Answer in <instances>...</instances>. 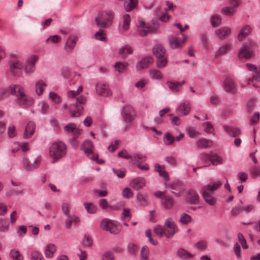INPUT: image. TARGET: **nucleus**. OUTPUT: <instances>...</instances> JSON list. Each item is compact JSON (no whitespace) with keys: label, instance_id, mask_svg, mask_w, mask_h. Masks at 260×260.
Masks as SVG:
<instances>
[{"label":"nucleus","instance_id":"1","mask_svg":"<svg viewBox=\"0 0 260 260\" xmlns=\"http://www.w3.org/2000/svg\"><path fill=\"white\" fill-rule=\"evenodd\" d=\"M82 90L83 87L80 86L76 91L71 90L68 92V96L71 98V103L70 104L69 109L72 117H79L81 115L83 109V105L87 102V98L85 96H79V93Z\"/></svg>","mask_w":260,"mask_h":260},{"label":"nucleus","instance_id":"2","mask_svg":"<svg viewBox=\"0 0 260 260\" xmlns=\"http://www.w3.org/2000/svg\"><path fill=\"white\" fill-rule=\"evenodd\" d=\"M114 13L111 10H106L100 12L95 18V22L97 26L102 28H107L111 25Z\"/></svg>","mask_w":260,"mask_h":260},{"label":"nucleus","instance_id":"3","mask_svg":"<svg viewBox=\"0 0 260 260\" xmlns=\"http://www.w3.org/2000/svg\"><path fill=\"white\" fill-rule=\"evenodd\" d=\"M66 153V145L62 142L58 141L52 144L49 149V155L53 158L52 163L62 157Z\"/></svg>","mask_w":260,"mask_h":260},{"label":"nucleus","instance_id":"4","mask_svg":"<svg viewBox=\"0 0 260 260\" xmlns=\"http://www.w3.org/2000/svg\"><path fill=\"white\" fill-rule=\"evenodd\" d=\"M64 130L67 133H71L72 138L70 140L72 145L75 147L78 146L79 142L77 140L79 136L81 134L82 130L76 128L74 123H70L64 126Z\"/></svg>","mask_w":260,"mask_h":260},{"label":"nucleus","instance_id":"5","mask_svg":"<svg viewBox=\"0 0 260 260\" xmlns=\"http://www.w3.org/2000/svg\"><path fill=\"white\" fill-rule=\"evenodd\" d=\"M166 238L170 239L178 232V228L176 223L171 218H168L164 224Z\"/></svg>","mask_w":260,"mask_h":260},{"label":"nucleus","instance_id":"6","mask_svg":"<svg viewBox=\"0 0 260 260\" xmlns=\"http://www.w3.org/2000/svg\"><path fill=\"white\" fill-rule=\"evenodd\" d=\"M101 228L104 231L110 232L112 234H118L120 230L114 223L112 220L108 218L103 219L101 222Z\"/></svg>","mask_w":260,"mask_h":260},{"label":"nucleus","instance_id":"7","mask_svg":"<svg viewBox=\"0 0 260 260\" xmlns=\"http://www.w3.org/2000/svg\"><path fill=\"white\" fill-rule=\"evenodd\" d=\"M121 115L126 123L131 122L136 116L134 108L129 105H126L123 108Z\"/></svg>","mask_w":260,"mask_h":260},{"label":"nucleus","instance_id":"8","mask_svg":"<svg viewBox=\"0 0 260 260\" xmlns=\"http://www.w3.org/2000/svg\"><path fill=\"white\" fill-rule=\"evenodd\" d=\"M166 186L171 189V192L176 197H179L185 189L184 185L180 181L173 182L166 185Z\"/></svg>","mask_w":260,"mask_h":260},{"label":"nucleus","instance_id":"9","mask_svg":"<svg viewBox=\"0 0 260 260\" xmlns=\"http://www.w3.org/2000/svg\"><path fill=\"white\" fill-rule=\"evenodd\" d=\"M253 54V48L249 43H245L240 48L239 56L240 58H250Z\"/></svg>","mask_w":260,"mask_h":260},{"label":"nucleus","instance_id":"10","mask_svg":"<svg viewBox=\"0 0 260 260\" xmlns=\"http://www.w3.org/2000/svg\"><path fill=\"white\" fill-rule=\"evenodd\" d=\"M96 93L103 96L107 97L112 94V92L109 88V85L102 82H98L96 85Z\"/></svg>","mask_w":260,"mask_h":260},{"label":"nucleus","instance_id":"11","mask_svg":"<svg viewBox=\"0 0 260 260\" xmlns=\"http://www.w3.org/2000/svg\"><path fill=\"white\" fill-rule=\"evenodd\" d=\"M10 69L11 74L16 77H19L22 75L23 66L22 63L16 60L10 62Z\"/></svg>","mask_w":260,"mask_h":260},{"label":"nucleus","instance_id":"12","mask_svg":"<svg viewBox=\"0 0 260 260\" xmlns=\"http://www.w3.org/2000/svg\"><path fill=\"white\" fill-rule=\"evenodd\" d=\"M16 102L22 108H27L33 104L34 100L32 98L27 96L24 93V94L21 95L19 98H17Z\"/></svg>","mask_w":260,"mask_h":260},{"label":"nucleus","instance_id":"13","mask_svg":"<svg viewBox=\"0 0 260 260\" xmlns=\"http://www.w3.org/2000/svg\"><path fill=\"white\" fill-rule=\"evenodd\" d=\"M9 92L12 95H15L17 98L20 97L21 95L24 94V88L19 85L13 84L9 86Z\"/></svg>","mask_w":260,"mask_h":260},{"label":"nucleus","instance_id":"14","mask_svg":"<svg viewBox=\"0 0 260 260\" xmlns=\"http://www.w3.org/2000/svg\"><path fill=\"white\" fill-rule=\"evenodd\" d=\"M186 201L191 204H198L199 203V195L193 189L188 191L186 197Z\"/></svg>","mask_w":260,"mask_h":260},{"label":"nucleus","instance_id":"15","mask_svg":"<svg viewBox=\"0 0 260 260\" xmlns=\"http://www.w3.org/2000/svg\"><path fill=\"white\" fill-rule=\"evenodd\" d=\"M77 41L78 38L76 36H70L68 38L64 46V49L66 51L68 52H72L75 48Z\"/></svg>","mask_w":260,"mask_h":260},{"label":"nucleus","instance_id":"16","mask_svg":"<svg viewBox=\"0 0 260 260\" xmlns=\"http://www.w3.org/2000/svg\"><path fill=\"white\" fill-rule=\"evenodd\" d=\"M146 184V181L144 178L142 177H137L134 179L130 183L131 186L135 190H139L143 188Z\"/></svg>","mask_w":260,"mask_h":260},{"label":"nucleus","instance_id":"17","mask_svg":"<svg viewBox=\"0 0 260 260\" xmlns=\"http://www.w3.org/2000/svg\"><path fill=\"white\" fill-rule=\"evenodd\" d=\"M153 62V58L151 56H147L139 61L136 65L138 71L147 68Z\"/></svg>","mask_w":260,"mask_h":260},{"label":"nucleus","instance_id":"18","mask_svg":"<svg viewBox=\"0 0 260 260\" xmlns=\"http://www.w3.org/2000/svg\"><path fill=\"white\" fill-rule=\"evenodd\" d=\"M168 39L170 46L172 49L180 48L184 42V40L180 41L178 38L174 36H169Z\"/></svg>","mask_w":260,"mask_h":260},{"label":"nucleus","instance_id":"19","mask_svg":"<svg viewBox=\"0 0 260 260\" xmlns=\"http://www.w3.org/2000/svg\"><path fill=\"white\" fill-rule=\"evenodd\" d=\"M202 197L206 203L210 206H213L216 202V200L213 196V193L208 191L207 190L203 189Z\"/></svg>","mask_w":260,"mask_h":260},{"label":"nucleus","instance_id":"20","mask_svg":"<svg viewBox=\"0 0 260 260\" xmlns=\"http://www.w3.org/2000/svg\"><path fill=\"white\" fill-rule=\"evenodd\" d=\"M224 90L229 93H234L236 92V87L234 81L230 78H226L223 82Z\"/></svg>","mask_w":260,"mask_h":260},{"label":"nucleus","instance_id":"21","mask_svg":"<svg viewBox=\"0 0 260 260\" xmlns=\"http://www.w3.org/2000/svg\"><path fill=\"white\" fill-rule=\"evenodd\" d=\"M133 51V50L130 46L125 45L119 49L118 55L121 58L125 59L128 55L132 53Z\"/></svg>","mask_w":260,"mask_h":260},{"label":"nucleus","instance_id":"22","mask_svg":"<svg viewBox=\"0 0 260 260\" xmlns=\"http://www.w3.org/2000/svg\"><path fill=\"white\" fill-rule=\"evenodd\" d=\"M80 222V219L78 216L76 215H68L67 218L65 221L66 228L70 229L71 228L72 224L73 223L75 225H77Z\"/></svg>","mask_w":260,"mask_h":260},{"label":"nucleus","instance_id":"23","mask_svg":"<svg viewBox=\"0 0 260 260\" xmlns=\"http://www.w3.org/2000/svg\"><path fill=\"white\" fill-rule=\"evenodd\" d=\"M190 110V106L188 102L182 103L177 109L179 113L183 116L187 115Z\"/></svg>","mask_w":260,"mask_h":260},{"label":"nucleus","instance_id":"24","mask_svg":"<svg viewBox=\"0 0 260 260\" xmlns=\"http://www.w3.org/2000/svg\"><path fill=\"white\" fill-rule=\"evenodd\" d=\"M136 201L141 206H146L149 203L147 194L142 193L141 192H138L137 193Z\"/></svg>","mask_w":260,"mask_h":260},{"label":"nucleus","instance_id":"25","mask_svg":"<svg viewBox=\"0 0 260 260\" xmlns=\"http://www.w3.org/2000/svg\"><path fill=\"white\" fill-rule=\"evenodd\" d=\"M161 202L162 205L167 209L172 208L175 203L172 197L167 196H164L162 197Z\"/></svg>","mask_w":260,"mask_h":260},{"label":"nucleus","instance_id":"26","mask_svg":"<svg viewBox=\"0 0 260 260\" xmlns=\"http://www.w3.org/2000/svg\"><path fill=\"white\" fill-rule=\"evenodd\" d=\"M36 125L34 122L29 121L26 125L23 135L24 138H28L33 135L35 131Z\"/></svg>","mask_w":260,"mask_h":260},{"label":"nucleus","instance_id":"27","mask_svg":"<svg viewBox=\"0 0 260 260\" xmlns=\"http://www.w3.org/2000/svg\"><path fill=\"white\" fill-rule=\"evenodd\" d=\"M223 128L228 135L233 137H235L241 133L240 129L238 127L224 125Z\"/></svg>","mask_w":260,"mask_h":260},{"label":"nucleus","instance_id":"28","mask_svg":"<svg viewBox=\"0 0 260 260\" xmlns=\"http://www.w3.org/2000/svg\"><path fill=\"white\" fill-rule=\"evenodd\" d=\"M81 149L86 154H91L93 152V145L89 140H86L82 144Z\"/></svg>","mask_w":260,"mask_h":260},{"label":"nucleus","instance_id":"29","mask_svg":"<svg viewBox=\"0 0 260 260\" xmlns=\"http://www.w3.org/2000/svg\"><path fill=\"white\" fill-rule=\"evenodd\" d=\"M222 185V182L220 181H217L214 182H211L210 183L205 185L203 187V189L207 190L208 191L213 192L214 191L216 190Z\"/></svg>","mask_w":260,"mask_h":260},{"label":"nucleus","instance_id":"30","mask_svg":"<svg viewBox=\"0 0 260 260\" xmlns=\"http://www.w3.org/2000/svg\"><path fill=\"white\" fill-rule=\"evenodd\" d=\"M231 44H225L221 46L216 51L215 55L220 56L226 54L231 49Z\"/></svg>","mask_w":260,"mask_h":260},{"label":"nucleus","instance_id":"31","mask_svg":"<svg viewBox=\"0 0 260 260\" xmlns=\"http://www.w3.org/2000/svg\"><path fill=\"white\" fill-rule=\"evenodd\" d=\"M251 27L249 25L244 26L240 31L238 36V39L240 41L243 40L251 32Z\"/></svg>","mask_w":260,"mask_h":260},{"label":"nucleus","instance_id":"32","mask_svg":"<svg viewBox=\"0 0 260 260\" xmlns=\"http://www.w3.org/2000/svg\"><path fill=\"white\" fill-rule=\"evenodd\" d=\"M209 160L211 162L213 165L217 166L218 164H222L223 163V159L222 157L216 153L212 152H209Z\"/></svg>","mask_w":260,"mask_h":260},{"label":"nucleus","instance_id":"33","mask_svg":"<svg viewBox=\"0 0 260 260\" xmlns=\"http://www.w3.org/2000/svg\"><path fill=\"white\" fill-rule=\"evenodd\" d=\"M56 251V248L55 245L50 243L45 247L44 253L46 257L51 258Z\"/></svg>","mask_w":260,"mask_h":260},{"label":"nucleus","instance_id":"34","mask_svg":"<svg viewBox=\"0 0 260 260\" xmlns=\"http://www.w3.org/2000/svg\"><path fill=\"white\" fill-rule=\"evenodd\" d=\"M184 83V81L181 82H173L171 81H167L166 82L169 89L173 92H178L180 90L179 88L181 87Z\"/></svg>","mask_w":260,"mask_h":260},{"label":"nucleus","instance_id":"35","mask_svg":"<svg viewBox=\"0 0 260 260\" xmlns=\"http://www.w3.org/2000/svg\"><path fill=\"white\" fill-rule=\"evenodd\" d=\"M138 0H126L124 2V7L126 12H130L137 6Z\"/></svg>","mask_w":260,"mask_h":260},{"label":"nucleus","instance_id":"36","mask_svg":"<svg viewBox=\"0 0 260 260\" xmlns=\"http://www.w3.org/2000/svg\"><path fill=\"white\" fill-rule=\"evenodd\" d=\"M231 32V29L228 27H223L216 30V34L218 37L222 39L227 38Z\"/></svg>","mask_w":260,"mask_h":260},{"label":"nucleus","instance_id":"37","mask_svg":"<svg viewBox=\"0 0 260 260\" xmlns=\"http://www.w3.org/2000/svg\"><path fill=\"white\" fill-rule=\"evenodd\" d=\"M165 167L156 164L155 165V171L159 173V175L165 178V180H168L169 177L168 173L164 170Z\"/></svg>","mask_w":260,"mask_h":260},{"label":"nucleus","instance_id":"38","mask_svg":"<svg viewBox=\"0 0 260 260\" xmlns=\"http://www.w3.org/2000/svg\"><path fill=\"white\" fill-rule=\"evenodd\" d=\"M153 53L156 57L162 56L166 52V49L160 44L154 46L153 48Z\"/></svg>","mask_w":260,"mask_h":260},{"label":"nucleus","instance_id":"39","mask_svg":"<svg viewBox=\"0 0 260 260\" xmlns=\"http://www.w3.org/2000/svg\"><path fill=\"white\" fill-rule=\"evenodd\" d=\"M213 145V141L210 140L202 138L197 142V145L199 148H208Z\"/></svg>","mask_w":260,"mask_h":260},{"label":"nucleus","instance_id":"40","mask_svg":"<svg viewBox=\"0 0 260 260\" xmlns=\"http://www.w3.org/2000/svg\"><path fill=\"white\" fill-rule=\"evenodd\" d=\"M47 84L42 80L37 81L35 85L36 92L38 95H41L44 91V86H46Z\"/></svg>","mask_w":260,"mask_h":260},{"label":"nucleus","instance_id":"41","mask_svg":"<svg viewBox=\"0 0 260 260\" xmlns=\"http://www.w3.org/2000/svg\"><path fill=\"white\" fill-rule=\"evenodd\" d=\"M177 255L178 257L186 259L187 257H192L193 255L187 252L183 248H180L177 250Z\"/></svg>","mask_w":260,"mask_h":260},{"label":"nucleus","instance_id":"42","mask_svg":"<svg viewBox=\"0 0 260 260\" xmlns=\"http://www.w3.org/2000/svg\"><path fill=\"white\" fill-rule=\"evenodd\" d=\"M153 231L154 233L159 237L165 236L166 237V234L164 225H157L154 229Z\"/></svg>","mask_w":260,"mask_h":260},{"label":"nucleus","instance_id":"43","mask_svg":"<svg viewBox=\"0 0 260 260\" xmlns=\"http://www.w3.org/2000/svg\"><path fill=\"white\" fill-rule=\"evenodd\" d=\"M9 227V222L7 218L0 219V232H7L8 231Z\"/></svg>","mask_w":260,"mask_h":260},{"label":"nucleus","instance_id":"44","mask_svg":"<svg viewBox=\"0 0 260 260\" xmlns=\"http://www.w3.org/2000/svg\"><path fill=\"white\" fill-rule=\"evenodd\" d=\"M10 255L13 260H23V256L19 251L12 249L10 251Z\"/></svg>","mask_w":260,"mask_h":260},{"label":"nucleus","instance_id":"45","mask_svg":"<svg viewBox=\"0 0 260 260\" xmlns=\"http://www.w3.org/2000/svg\"><path fill=\"white\" fill-rule=\"evenodd\" d=\"M167 59L165 55L156 57V66L158 68H164L167 65Z\"/></svg>","mask_w":260,"mask_h":260},{"label":"nucleus","instance_id":"46","mask_svg":"<svg viewBox=\"0 0 260 260\" xmlns=\"http://www.w3.org/2000/svg\"><path fill=\"white\" fill-rule=\"evenodd\" d=\"M179 221L183 224H187L191 222V217L188 214L183 213L181 214Z\"/></svg>","mask_w":260,"mask_h":260},{"label":"nucleus","instance_id":"47","mask_svg":"<svg viewBox=\"0 0 260 260\" xmlns=\"http://www.w3.org/2000/svg\"><path fill=\"white\" fill-rule=\"evenodd\" d=\"M84 205L89 213L93 214L96 212L97 207L92 203H84Z\"/></svg>","mask_w":260,"mask_h":260},{"label":"nucleus","instance_id":"48","mask_svg":"<svg viewBox=\"0 0 260 260\" xmlns=\"http://www.w3.org/2000/svg\"><path fill=\"white\" fill-rule=\"evenodd\" d=\"M152 23L153 24V26L151 25L147 26L148 28V33H156L158 32L159 28V25L158 24V21L157 20H153Z\"/></svg>","mask_w":260,"mask_h":260},{"label":"nucleus","instance_id":"49","mask_svg":"<svg viewBox=\"0 0 260 260\" xmlns=\"http://www.w3.org/2000/svg\"><path fill=\"white\" fill-rule=\"evenodd\" d=\"M31 260H44L42 254L38 250H33L31 253Z\"/></svg>","mask_w":260,"mask_h":260},{"label":"nucleus","instance_id":"50","mask_svg":"<svg viewBox=\"0 0 260 260\" xmlns=\"http://www.w3.org/2000/svg\"><path fill=\"white\" fill-rule=\"evenodd\" d=\"M123 24L122 27L125 30H127L129 28L131 22L130 16L128 14H125L123 16Z\"/></svg>","mask_w":260,"mask_h":260},{"label":"nucleus","instance_id":"51","mask_svg":"<svg viewBox=\"0 0 260 260\" xmlns=\"http://www.w3.org/2000/svg\"><path fill=\"white\" fill-rule=\"evenodd\" d=\"M149 249L146 246L142 247L141 250L140 260H148Z\"/></svg>","mask_w":260,"mask_h":260},{"label":"nucleus","instance_id":"52","mask_svg":"<svg viewBox=\"0 0 260 260\" xmlns=\"http://www.w3.org/2000/svg\"><path fill=\"white\" fill-rule=\"evenodd\" d=\"M211 21L213 27H217L220 25L221 19L219 15H214L212 16Z\"/></svg>","mask_w":260,"mask_h":260},{"label":"nucleus","instance_id":"53","mask_svg":"<svg viewBox=\"0 0 260 260\" xmlns=\"http://www.w3.org/2000/svg\"><path fill=\"white\" fill-rule=\"evenodd\" d=\"M128 66L127 63H122L121 62H116L114 65L115 70L119 73H122L126 67Z\"/></svg>","mask_w":260,"mask_h":260},{"label":"nucleus","instance_id":"54","mask_svg":"<svg viewBox=\"0 0 260 260\" xmlns=\"http://www.w3.org/2000/svg\"><path fill=\"white\" fill-rule=\"evenodd\" d=\"M164 142L167 145H171L174 141V138L170 133H167L164 137Z\"/></svg>","mask_w":260,"mask_h":260},{"label":"nucleus","instance_id":"55","mask_svg":"<svg viewBox=\"0 0 260 260\" xmlns=\"http://www.w3.org/2000/svg\"><path fill=\"white\" fill-rule=\"evenodd\" d=\"M255 102L256 100L254 99H251L248 101L246 107V111L250 113L253 110L255 107Z\"/></svg>","mask_w":260,"mask_h":260},{"label":"nucleus","instance_id":"56","mask_svg":"<svg viewBox=\"0 0 260 260\" xmlns=\"http://www.w3.org/2000/svg\"><path fill=\"white\" fill-rule=\"evenodd\" d=\"M101 260H114L113 253L110 250L104 252L102 256Z\"/></svg>","mask_w":260,"mask_h":260},{"label":"nucleus","instance_id":"57","mask_svg":"<svg viewBox=\"0 0 260 260\" xmlns=\"http://www.w3.org/2000/svg\"><path fill=\"white\" fill-rule=\"evenodd\" d=\"M94 37L96 40L101 41H105L106 40V35L104 31L102 29H100L99 31L96 32L94 35Z\"/></svg>","mask_w":260,"mask_h":260},{"label":"nucleus","instance_id":"58","mask_svg":"<svg viewBox=\"0 0 260 260\" xmlns=\"http://www.w3.org/2000/svg\"><path fill=\"white\" fill-rule=\"evenodd\" d=\"M150 74L151 75V77L154 79H161L162 78L161 73L158 70L155 69L151 70Z\"/></svg>","mask_w":260,"mask_h":260},{"label":"nucleus","instance_id":"59","mask_svg":"<svg viewBox=\"0 0 260 260\" xmlns=\"http://www.w3.org/2000/svg\"><path fill=\"white\" fill-rule=\"evenodd\" d=\"M122 196L125 199H130L133 195L134 193L132 190L128 187H125L122 192Z\"/></svg>","mask_w":260,"mask_h":260},{"label":"nucleus","instance_id":"60","mask_svg":"<svg viewBox=\"0 0 260 260\" xmlns=\"http://www.w3.org/2000/svg\"><path fill=\"white\" fill-rule=\"evenodd\" d=\"M204 131L208 134H212L213 132V126L210 122H205L203 123Z\"/></svg>","mask_w":260,"mask_h":260},{"label":"nucleus","instance_id":"61","mask_svg":"<svg viewBox=\"0 0 260 260\" xmlns=\"http://www.w3.org/2000/svg\"><path fill=\"white\" fill-rule=\"evenodd\" d=\"M49 97L56 104H59L61 101V98L54 92H50L49 94Z\"/></svg>","mask_w":260,"mask_h":260},{"label":"nucleus","instance_id":"62","mask_svg":"<svg viewBox=\"0 0 260 260\" xmlns=\"http://www.w3.org/2000/svg\"><path fill=\"white\" fill-rule=\"evenodd\" d=\"M186 131L187 132L188 136L191 138L201 135L200 132L197 131L196 129L191 127H187L186 128Z\"/></svg>","mask_w":260,"mask_h":260},{"label":"nucleus","instance_id":"63","mask_svg":"<svg viewBox=\"0 0 260 260\" xmlns=\"http://www.w3.org/2000/svg\"><path fill=\"white\" fill-rule=\"evenodd\" d=\"M22 163L23 168L26 171L29 172L31 171V165L26 157H23Z\"/></svg>","mask_w":260,"mask_h":260},{"label":"nucleus","instance_id":"64","mask_svg":"<svg viewBox=\"0 0 260 260\" xmlns=\"http://www.w3.org/2000/svg\"><path fill=\"white\" fill-rule=\"evenodd\" d=\"M238 240H239L240 243L241 244L242 247L244 249H247L248 247L246 243V240H245L243 235L242 233H239L238 234Z\"/></svg>","mask_w":260,"mask_h":260}]
</instances>
